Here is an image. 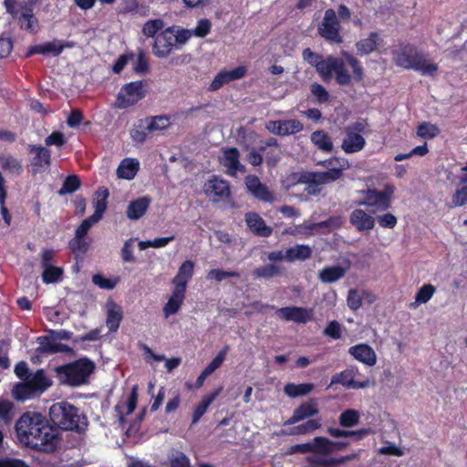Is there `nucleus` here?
Returning a JSON list of instances; mask_svg holds the SVG:
<instances>
[{
    "mask_svg": "<svg viewBox=\"0 0 467 467\" xmlns=\"http://www.w3.org/2000/svg\"><path fill=\"white\" fill-rule=\"evenodd\" d=\"M15 431L20 443L32 450L50 453L58 447V430L40 412H24L15 424Z\"/></svg>",
    "mask_w": 467,
    "mask_h": 467,
    "instance_id": "f257e3e1",
    "label": "nucleus"
},
{
    "mask_svg": "<svg viewBox=\"0 0 467 467\" xmlns=\"http://www.w3.org/2000/svg\"><path fill=\"white\" fill-rule=\"evenodd\" d=\"M327 167L325 171L295 172L291 175L294 182L308 183L309 186H318L333 183L345 177V171L350 168L348 159L341 157H331L320 162Z\"/></svg>",
    "mask_w": 467,
    "mask_h": 467,
    "instance_id": "f03ea898",
    "label": "nucleus"
},
{
    "mask_svg": "<svg viewBox=\"0 0 467 467\" xmlns=\"http://www.w3.org/2000/svg\"><path fill=\"white\" fill-rule=\"evenodd\" d=\"M49 420L52 425L63 431L83 433L88 421L79 408L67 401L54 403L49 409Z\"/></svg>",
    "mask_w": 467,
    "mask_h": 467,
    "instance_id": "7ed1b4c3",
    "label": "nucleus"
},
{
    "mask_svg": "<svg viewBox=\"0 0 467 467\" xmlns=\"http://www.w3.org/2000/svg\"><path fill=\"white\" fill-rule=\"evenodd\" d=\"M393 61L397 67L414 69L421 75L432 76L438 71V66L430 62L422 52L410 43H401L392 51Z\"/></svg>",
    "mask_w": 467,
    "mask_h": 467,
    "instance_id": "20e7f679",
    "label": "nucleus"
},
{
    "mask_svg": "<svg viewBox=\"0 0 467 467\" xmlns=\"http://www.w3.org/2000/svg\"><path fill=\"white\" fill-rule=\"evenodd\" d=\"M319 413L317 400L315 398L302 402L294 410L293 415L285 421L284 425H293L296 422L307 420L302 424L296 425L285 432L288 435H306L312 433L321 428V419H311Z\"/></svg>",
    "mask_w": 467,
    "mask_h": 467,
    "instance_id": "39448f33",
    "label": "nucleus"
},
{
    "mask_svg": "<svg viewBox=\"0 0 467 467\" xmlns=\"http://www.w3.org/2000/svg\"><path fill=\"white\" fill-rule=\"evenodd\" d=\"M94 370L95 363L87 358L54 368L59 384L70 387H78L88 383Z\"/></svg>",
    "mask_w": 467,
    "mask_h": 467,
    "instance_id": "423d86ee",
    "label": "nucleus"
},
{
    "mask_svg": "<svg viewBox=\"0 0 467 467\" xmlns=\"http://www.w3.org/2000/svg\"><path fill=\"white\" fill-rule=\"evenodd\" d=\"M52 385V380L47 376L44 369H37L24 382H17L13 386L12 396L17 401H25L41 395Z\"/></svg>",
    "mask_w": 467,
    "mask_h": 467,
    "instance_id": "0eeeda50",
    "label": "nucleus"
},
{
    "mask_svg": "<svg viewBox=\"0 0 467 467\" xmlns=\"http://www.w3.org/2000/svg\"><path fill=\"white\" fill-rule=\"evenodd\" d=\"M395 191L391 183H387L382 191L368 188L362 192L364 199L358 204L372 208V213L386 212L391 207Z\"/></svg>",
    "mask_w": 467,
    "mask_h": 467,
    "instance_id": "6e6552de",
    "label": "nucleus"
},
{
    "mask_svg": "<svg viewBox=\"0 0 467 467\" xmlns=\"http://www.w3.org/2000/svg\"><path fill=\"white\" fill-rule=\"evenodd\" d=\"M203 192L213 202L231 204L234 207L233 194L228 181L213 175L203 184Z\"/></svg>",
    "mask_w": 467,
    "mask_h": 467,
    "instance_id": "1a4fd4ad",
    "label": "nucleus"
},
{
    "mask_svg": "<svg viewBox=\"0 0 467 467\" xmlns=\"http://www.w3.org/2000/svg\"><path fill=\"white\" fill-rule=\"evenodd\" d=\"M340 28L336 11L332 8L327 9L322 22L317 26L318 35L330 44H341L343 36L340 34Z\"/></svg>",
    "mask_w": 467,
    "mask_h": 467,
    "instance_id": "9d476101",
    "label": "nucleus"
},
{
    "mask_svg": "<svg viewBox=\"0 0 467 467\" xmlns=\"http://www.w3.org/2000/svg\"><path fill=\"white\" fill-rule=\"evenodd\" d=\"M143 81H133L125 84L117 96L116 106L119 109H127L141 100L146 91L143 88Z\"/></svg>",
    "mask_w": 467,
    "mask_h": 467,
    "instance_id": "9b49d317",
    "label": "nucleus"
},
{
    "mask_svg": "<svg viewBox=\"0 0 467 467\" xmlns=\"http://www.w3.org/2000/svg\"><path fill=\"white\" fill-rule=\"evenodd\" d=\"M364 130V124L356 122L346 128V138L343 140L341 148L348 153H356L362 150L366 145V140L358 132Z\"/></svg>",
    "mask_w": 467,
    "mask_h": 467,
    "instance_id": "f8f14e48",
    "label": "nucleus"
},
{
    "mask_svg": "<svg viewBox=\"0 0 467 467\" xmlns=\"http://www.w3.org/2000/svg\"><path fill=\"white\" fill-rule=\"evenodd\" d=\"M327 65L322 74L323 80L331 78L332 74L335 73L336 82L341 86H348L351 82V76L346 68L343 59L336 57H327Z\"/></svg>",
    "mask_w": 467,
    "mask_h": 467,
    "instance_id": "ddd939ff",
    "label": "nucleus"
},
{
    "mask_svg": "<svg viewBox=\"0 0 467 467\" xmlns=\"http://www.w3.org/2000/svg\"><path fill=\"white\" fill-rule=\"evenodd\" d=\"M28 153L32 155L29 162L33 174L42 173L51 165V151L44 146L29 144Z\"/></svg>",
    "mask_w": 467,
    "mask_h": 467,
    "instance_id": "4468645a",
    "label": "nucleus"
},
{
    "mask_svg": "<svg viewBox=\"0 0 467 467\" xmlns=\"http://www.w3.org/2000/svg\"><path fill=\"white\" fill-rule=\"evenodd\" d=\"M247 192L260 202L272 203L275 201L274 193L262 183L256 175H247L244 179Z\"/></svg>",
    "mask_w": 467,
    "mask_h": 467,
    "instance_id": "2eb2a0df",
    "label": "nucleus"
},
{
    "mask_svg": "<svg viewBox=\"0 0 467 467\" xmlns=\"http://www.w3.org/2000/svg\"><path fill=\"white\" fill-rule=\"evenodd\" d=\"M277 316L285 321L306 324L313 317V309L302 306H285L276 310Z\"/></svg>",
    "mask_w": 467,
    "mask_h": 467,
    "instance_id": "dca6fc26",
    "label": "nucleus"
},
{
    "mask_svg": "<svg viewBox=\"0 0 467 467\" xmlns=\"http://www.w3.org/2000/svg\"><path fill=\"white\" fill-rule=\"evenodd\" d=\"M174 46L173 31L169 27L155 37L152 51L157 57H167Z\"/></svg>",
    "mask_w": 467,
    "mask_h": 467,
    "instance_id": "f3484780",
    "label": "nucleus"
},
{
    "mask_svg": "<svg viewBox=\"0 0 467 467\" xmlns=\"http://www.w3.org/2000/svg\"><path fill=\"white\" fill-rule=\"evenodd\" d=\"M247 68L244 66H239L232 70H222L214 77L208 89L210 91H216L225 84L242 78L245 76Z\"/></svg>",
    "mask_w": 467,
    "mask_h": 467,
    "instance_id": "a211bd4d",
    "label": "nucleus"
},
{
    "mask_svg": "<svg viewBox=\"0 0 467 467\" xmlns=\"http://www.w3.org/2000/svg\"><path fill=\"white\" fill-rule=\"evenodd\" d=\"M223 165L227 168V174L235 176L238 171L244 173L245 166L240 162V152L237 148H227L223 150Z\"/></svg>",
    "mask_w": 467,
    "mask_h": 467,
    "instance_id": "6ab92c4d",
    "label": "nucleus"
},
{
    "mask_svg": "<svg viewBox=\"0 0 467 467\" xmlns=\"http://www.w3.org/2000/svg\"><path fill=\"white\" fill-rule=\"evenodd\" d=\"M348 353L356 360L369 367L374 366L377 362V355L374 349L368 344L360 343L352 346L349 348Z\"/></svg>",
    "mask_w": 467,
    "mask_h": 467,
    "instance_id": "aec40b11",
    "label": "nucleus"
},
{
    "mask_svg": "<svg viewBox=\"0 0 467 467\" xmlns=\"http://www.w3.org/2000/svg\"><path fill=\"white\" fill-rule=\"evenodd\" d=\"M245 223L255 235L269 237L273 233L272 227L266 225L265 220L256 213H245Z\"/></svg>",
    "mask_w": 467,
    "mask_h": 467,
    "instance_id": "412c9836",
    "label": "nucleus"
},
{
    "mask_svg": "<svg viewBox=\"0 0 467 467\" xmlns=\"http://www.w3.org/2000/svg\"><path fill=\"white\" fill-rule=\"evenodd\" d=\"M349 223L358 231H370L375 226V219L362 209H355L349 215Z\"/></svg>",
    "mask_w": 467,
    "mask_h": 467,
    "instance_id": "4be33fe9",
    "label": "nucleus"
},
{
    "mask_svg": "<svg viewBox=\"0 0 467 467\" xmlns=\"http://www.w3.org/2000/svg\"><path fill=\"white\" fill-rule=\"evenodd\" d=\"M16 19L20 29L30 34H36L38 31L39 22L30 6L26 5H23L22 12Z\"/></svg>",
    "mask_w": 467,
    "mask_h": 467,
    "instance_id": "5701e85b",
    "label": "nucleus"
},
{
    "mask_svg": "<svg viewBox=\"0 0 467 467\" xmlns=\"http://www.w3.org/2000/svg\"><path fill=\"white\" fill-rule=\"evenodd\" d=\"M151 203V199L149 196H141L130 202L126 215L130 220L140 219L148 211Z\"/></svg>",
    "mask_w": 467,
    "mask_h": 467,
    "instance_id": "b1692460",
    "label": "nucleus"
},
{
    "mask_svg": "<svg viewBox=\"0 0 467 467\" xmlns=\"http://www.w3.org/2000/svg\"><path fill=\"white\" fill-rule=\"evenodd\" d=\"M106 325L110 332H116L123 319L122 307L113 300H108Z\"/></svg>",
    "mask_w": 467,
    "mask_h": 467,
    "instance_id": "393cba45",
    "label": "nucleus"
},
{
    "mask_svg": "<svg viewBox=\"0 0 467 467\" xmlns=\"http://www.w3.org/2000/svg\"><path fill=\"white\" fill-rule=\"evenodd\" d=\"M223 387H219L213 392L202 397L199 404L194 408L192 415V425H194L200 421L202 417L206 413L210 405L216 400L221 394Z\"/></svg>",
    "mask_w": 467,
    "mask_h": 467,
    "instance_id": "a878e982",
    "label": "nucleus"
},
{
    "mask_svg": "<svg viewBox=\"0 0 467 467\" xmlns=\"http://www.w3.org/2000/svg\"><path fill=\"white\" fill-rule=\"evenodd\" d=\"M355 371L353 368H348L341 371L338 374H336L332 377L331 382L328 387H331L334 384H342L348 388L352 389H363L367 387V382H359L355 379Z\"/></svg>",
    "mask_w": 467,
    "mask_h": 467,
    "instance_id": "bb28decb",
    "label": "nucleus"
},
{
    "mask_svg": "<svg viewBox=\"0 0 467 467\" xmlns=\"http://www.w3.org/2000/svg\"><path fill=\"white\" fill-rule=\"evenodd\" d=\"M193 271L194 263L192 260L184 261L179 267L177 275L172 279L174 286L186 290L187 284L193 275Z\"/></svg>",
    "mask_w": 467,
    "mask_h": 467,
    "instance_id": "cd10ccee",
    "label": "nucleus"
},
{
    "mask_svg": "<svg viewBox=\"0 0 467 467\" xmlns=\"http://www.w3.org/2000/svg\"><path fill=\"white\" fill-rule=\"evenodd\" d=\"M185 289L174 286L168 302L163 306V314L166 317L177 313L185 299Z\"/></svg>",
    "mask_w": 467,
    "mask_h": 467,
    "instance_id": "c85d7f7f",
    "label": "nucleus"
},
{
    "mask_svg": "<svg viewBox=\"0 0 467 467\" xmlns=\"http://www.w3.org/2000/svg\"><path fill=\"white\" fill-rule=\"evenodd\" d=\"M0 166L4 171L14 177L22 175L24 171L21 161L11 154L0 155Z\"/></svg>",
    "mask_w": 467,
    "mask_h": 467,
    "instance_id": "c756f323",
    "label": "nucleus"
},
{
    "mask_svg": "<svg viewBox=\"0 0 467 467\" xmlns=\"http://www.w3.org/2000/svg\"><path fill=\"white\" fill-rule=\"evenodd\" d=\"M310 140L322 152L329 153L333 151L334 146L332 139L322 130L312 132Z\"/></svg>",
    "mask_w": 467,
    "mask_h": 467,
    "instance_id": "7c9ffc66",
    "label": "nucleus"
},
{
    "mask_svg": "<svg viewBox=\"0 0 467 467\" xmlns=\"http://www.w3.org/2000/svg\"><path fill=\"white\" fill-rule=\"evenodd\" d=\"M36 342L39 344L36 351L41 353L55 354L67 351L69 348L67 345L57 343L52 338L46 336L38 337Z\"/></svg>",
    "mask_w": 467,
    "mask_h": 467,
    "instance_id": "2f4dec72",
    "label": "nucleus"
},
{
    "mask_svg": "<svg viewBox=\"0 0 467 467\" xmlns=\"http://www.w3.org/2000/svg\"><path fill=\"white\" fill-rule=\"evenodd\" d=\"M312 255V249L306 244H296L285 251V260L294 262L296 260L305 261Z\"/></svg>",
    "mask_w": 467,
    "mask_h": 467,
    "instance_id": "473e14b6",
    "label": "nucleus"
},
{
    "mask_svg": "<svg viewBox=\"0 0 467 467\" xmlns=\"http://www.w3.org/2000/svg\"><path fill=\"white\" fill-rule=\"evenodd\" d=\"M379 41V36L377 32H370L367 38L357 42L356 47L360 56L368 55L376 50Z\"/></svg>",
    "mask_w": 467,
    "mask_h": 467,
    "instance_id": "72a5a7b5",
    "label": "nucleus"
},
{
    "mask_svg": "<svg viewBox=\"0 0 467 467\" xmlns=\"http://www.w3.org/2000/svg\"><path fill=\"white\" fill-rule=\"evenodd\" d=\"M139 171V161L135 159L123 160L117 170L119 178L131 180Z\"/></svg>",
    "mask_w": 467,
    "mask_h": 467,
    "instance_id": "f704fd0d",
    "label": "nucleus"
},
{
    "mask_svg": "<svg viewBox=\"0 0 467 467\" xmlns=\"http://www.w3.org/2000/svg\"><path fill=\"white\" fill-rule=\"evenodd\" d=\"M331 444L332 441L328 438L322 436L315 437L310 441L311 453L329 457L328 455L332 453Z\"/></svg>",
    "mask_w": 467,
    "mask_h": 467,
    "instance_id": "c9c22d12",
    "label": "nucleus"
},
{
    "mask_svg": "<svg viewBox=\"0 0 467 467\" xmlns=\"http://www.w3.org/2000/svg\"><path fill=\"white\" fill-rule=\"evenodd\" d=\"M345 275V269L339 265L326 266L319 272V279L323 283H333Z\"/></svg>",
    "mask_w": 467,
    "mask_h": 467,
    "instance_id": "e433bc0d",
    "label": "nucleus"
},
{
    "mask_svg": "<svg viewBox=\"0 0 467 467\" xmlns=\"http://www.w3.org/2000/svg\"><path fill=\"white\" fill-rule=\"evenodd\" d=\"M467 203V176L461 179L458 188L451 196L449 207H461Z\"/></svg>",
    "mask_w": 467,
    "mask_h": 467,
    "instance_id": "4c0bfd02",
    "label": "nucleus"
},
{
    "mask_svg": "<svg viewBox=\"0 0 467 467\" xmlns=\"http://www.w3.org/2000/svg\"><path fill=\"white\" fill-rule=\"evenodd\" d=\"M303 57L304 59L309 63L311 66H314L320 76H322L327 63V57L324 59L322 56L312 51L310 48H306L303 50Z\"/></svg>",
    "mask_w": 467,
    "mask_h": 467,
    "instance_id": "58836bf2",
    "label": "nucleus"
},
{
    "mask_svg": "<svg viewBox=\"0 0 467 467\" xmlns=\"http://www.w3.org/2000/svg\"><path fill=\"white\" fill-rule=\"evenodd\" d=\"M436 292V287L431 284L423 285L416 293L415 301L410 305V308H416L420 304H425L431 300Z\"/></svg>",
    "mask_w": 467,
    "mask_h": 467,
    "instance_id": "ea45409f",
    "label": "nucleus"
},
{
    "mask_svg": "<svg viewBox=\"0 0 467 467\" xmlns=\"http://www.w3.org/2000/svg\"><path fill=\"white\" fill-rule=\"evenodd\" d=\"M313 383H288L285 386L284 390L288 397L296 398L310 393L313 390Z\"/></svg>",
    "mask_w": 467,
    "mask_h": 467,
    "instance_id": "a19ab883",
    "label": "nucleus"
},
{
    "mask_svg": "<svg viewBox=\"0 0 467 467\" xmlns=\"http://www.w3.org/2000/svg\"><path fill=\"white\" fill-rule=\"evenodd\" d=\"M342 224L341 218L339 216H331L326 221L320 223H314L305 226L306 230V234L310 235L313 234L315 231H317L322 228H338Z\"/></svg>",
    "mask_w": 467,
    "mask_h": 467,
    "instance_id": "79ce46f5",
    "label": "nucleus"
},
{
    "mask_svg": "<svg viewBox=\"0 0 467 467\" xmlns=\"http://www.w3.org/2000/svg\"><path fill=\"white\" fill-rule=\"evenodd\" d=\"M97 194L99 195V198L95 204H94V208H95V212L94 213L91 215L92 216V219H95V220H98L99 221L106 209H107V199L109 197V190L107 188H100L98 192H97Z\"/></svg>",
    "mask_w": 467,
    "mask_h": 467,
    "instance_id": "37998d69",
    "label": "nucleus"
},
{
    "mask_svg": "<svg viewBox=\"0 0 467 467\" xmlns=\"http://www.w3.org/2000/svg\"><path fill=\"white\" fill-rule=\"evenodd\" d=\"M91 244V239L89 237H79L75 235L68 243V247L71 252L77 255L85 254Z\"/></svg>",
    "mask_w": 467,
    "mask_h": 467,
    "instance_id": "c03bdc74",
    "label": "nucleus"
},
{
    "mask_svg": "<svg viewBox=\"0 0 467 467\" xmlns=\"http://www.w3.org/2000/svg\"><path fill=\"white\" fill-rule=\"evenodd\" d=\"M360 413L354 409H348L341 412L338 418L339 425L351 428L359 422Z\"/></svg>",
    "mask_w": 467,
    "mask_h": 467,
    "instance_id": "a18cd8bd",
    "label": "nucleus"
},
{
    "mask_svg": "<svg viewBox=\"0 0 467 467\" xmlns=\"http://www.w3.org/2000/svg\"><path fill=\"white\" fill-rule=\"evenodd\" d=\"M440 134V129L437 125L428 121H423L417 128V135L420 138L431 140Z\"/></svg>",
    "mask_w": 467,
    "mask_h": 467,
    "instance_id": "49530a36",
    "label": "nucleus"
},
{
    "mask_svg": "<svg viewBox=\"0 0 467 467\" xmlns=\"http://www.w3.org/2000/svg\"><path fill=\"white\" fill-rule=\"evenodd\" d=\"M283 272V268L273 265H265L260 267H257L254 270V275L256 277H263L265 279L272 278L274 276L280 275Z\"/></svg>",
    "mask_w": 467,
    "mask_h": 467,
    "instance_id": "de8ad7c7",
    "label": "nucleus"
},
{
    "mask_svg": "<svg viewBox=\"0 0 467 467\" xmlns=\"http://www.w3.org/2000/svg\"><path fill=\"white\" fill-rule=\"evenodd\" d=\"M282 129L278 130V136H287L303 130V124L297 119L282 120Z\"/></svg>",
    "mask_w": 467,
    "mask_h": 467,
    "instance_id": "09e8293b",
    "label": "nucleus"
},
{
    "mask_svg": "<svg viewBox=\"0 0 467 467\" xmlns=\"http://www.w3.org/2000/svg\"><path fill=\"white\" fill-rule=\"evenodd\" d=\"M81 186V181L78 175H68L63 184L62 187L58 190L59 195H64L66 193H73L78 191Z\"/></svg>",
    "mask_w": 467,
    "mask_h": 467,
    "instance_id": "8fccbe9b",
    "label": "nucleus"
},
{
    "mask_svg": "<svg viewBox=\"0 0 467 467\" xmlns=\"http://www.w3.org/2000/svg\"><path fill=\"white\" fill-rule=\"evenodd\" d=\"M170 125L169 118L166 116H156L150 119H146V129L148 131L153 132L156 130H162Z\"/></svg>",
    "mask_w": 467,
    "mask_h": 467,
    "instance_id": "3c124183",
    "label": "nucleus"
},
{
    "mask_svg": "<svg viewBox=\"0 0 467 467\" xmlns=\"http://www.w3.org/2000/svg\"><path fill=\"white\" fill-rule=\"evenodd\" d=\"M228 350L229 346H224L213 358V360L204 368L203 371H205L208 375L213 374L218 368L221 367L224 361Z\"/></svg>",
    "mask_w": 467,
    "mask_h": 467,
    "instance_id": "603ef678",
    "label": "nucleus"
},
{
    "mask_svg": "<svg viewBox=\"0 0 467 467\" xmlns=\"http://www.w3.org/2000/svg\"><path fill=\"white\" fill-rule=\"evenodd\" d=\"M164 27V22L161 18L148 20L143 27L142 34L147 37H153Z\"/></svg>",
    "mask_w": 467,
    "mask_h": 467,
    "instance_id": "864d4df0",
    "label": "nucleus"
},
{
    "mask_svg": "<svg viewBox=\"0 0 467 467\" xmlns=\"http://www.w3.org/2000/svg\"><path fill=\"white\" fill-rule=\"evenodd\" d=\"M146 127V119H140L137 125L134 126V128L130 130V137L131 139L138 143H143L146 139L148 133H150L148 131V129Z\"/></svg>",
    "mask_w": 467,
    "mask_h": 467,
    "instance_id": "5fc2aeb1",
    "label": "nucleus"
},
{
    "mask_svg": "<svg viewBox=\"0 0 467 467\" xmlns=\"http://www.w3.org/2000/svg\"><path fill=\"white\" fill-rule=\"evenodd\" d=\"M14 403L7 400H0V420L10 424L14 417Z\"/></svg>",
    "mask_w": 467,
    "mask_h": 467,
    "instance_id": "6e6d98bb",
    "label": "nucleus"
},
{
    "mask_svg": "<svg viewBox=\"0 0 467 467\" xmlns=\"http://www.w3.org/2000/svg\"><path fill=\"white\" fill-rule=\"evenodd\" d=\"M63 275V270L57 266H49L43 268L42 279L45 284L57 282Z\"/></svg>",
    "mask_w": 467,
    "mask_h": 467,
    "instance_id": "4d7b16f0",
    "label": "nucleus"
},
{
    "mask_svg": "<svg viewBox=\"0 0 467 467\" xmlns=\"http://www.w3.org/2000/svg\"><path fill=\"white\" fill-rule=\"evenodd\" d=\"M344 57L348 63V65L352 67L353 70V78L359 82L363 79L364 77V69L360 64V62L352 55L348 53H344Z\"/></svg>",
    "mask_w": 467,
    "mask_h": 467,
    "instance_id": "13d9d810",
    "label": "nucleus"
},
{
    "mask_svg": "<svg viewBox=\"0 0 467 467\" xmlns=\"http://www.w3.org/2000/svg\"><path fill=\"white\" fill-rule=\"evenodd\" d=\"M133 70L138 75H145L150 71V65L145 52L140 49L133 65Z\"/></svg>",
    "mask_w": 467,
    "mask_h": 467,
    "instance_id": "bf43d9fd",
    "label": "nucleus"
},
{
    "mask_svg": "<svg viewBox=\"0 0 467 467\" xmlns=\"http://www.w3.org/2000/svg\"><path fill=\"white\" fill-rule=\"evenodd\" d=\"M310 466L315 467H334V457H325L323 455H310L306 458Z\"/></svg>",
    "mask_w": 467,
    "mask_h": 467,
    "instance_id": "052dcab7",
    "label": "nucleus"
},
{
    "mask_svg": "<svg viewBox=\"0 0 467 467\" xmlns=\"http://www.w3.org/2000/svg\"><path fill=\"white\" fill-rule=\"evenodd\" d=\"M228 277H240V274L236 271H226L223 269H212L207 274V278L215 280L216 282H222Z\"/></svg>",
    "mask_w": 467,
    "mask_h": 467,
    "instance_id": "680f3d73",
    "label": "nucleus"
},
{
    "mask_svg": "<svg viewBox=\"0 0 467 467\" xmlns=\"http://www.w3.org/2000/svg\"><path fill=\"white\" fill-rule=\"evenodd\" d=\"M170 467H191L190 459L182 451H177L169 457Z\"/></svg>",
    "mask_w": 467,
    "mask_h": 467,
    "instance_id": "e2e57ef3",
    "label": "nucleus"
},
{
    "mask_svg": "<svg viewBox=\"0 0 467 467\" xmlns=\"http://www.w3.org/2000/svg\"><path fill=\"white\" fill-rule=\"evenodd\" d=\"M212 29V22L207 18H202L197 22V26L192 29L193 36L197 37H205L210 34Z\"/></svg>",
    "mask_w": 467,
    "mask_h": 467,
    "instance_id": "0e129e2a",
    "label": "nucleus"
},
{
    "mask_svg": "<svg viewBox=\"0 0 467 467\" xmlns=\"http://www.w3.org/2000/svg\"><path fill=\"white\" fill-rule=\"evenodd\" d=\"M323 334L333 339H339L342 336V327L337 320L329 321L325 327Z\"/></svg>",
    "mask_w": 467,
    "mask_h": 467,
    "instance_id": "69168bd1",
    "label": "nucleus"
},
{
    "mask_svg": "<svg viewBox=\"0 0 467 467\" xmlns=\"http://www.w3.org/2000/svg\"><path fill=\"white\" fill-rule=\"evenodd\" d=\"M310 90L319 103H325L328 101L329 94L321 84L313 83L310 87Z\"/></svg>",
    "mask_w": 467,
    "mask_h": 467,
    "instance_id": "338daca9",
    "label": "nucleus"
},
{
    "mask_svg": "<svg viewBox=\"0 0 467 467\" xmlns=\"http://www.w3.org/2000/svg\"><path fill=\"white\" fill-rule=\"evenodd\" d=\"M347 303L350 309L358 310L362 306V297L357 289H350L348 294Z\"/></svg>",
    "mask_w": 467,
    "mask_h": 467,
    "instance_id": "774afa93",
    "label": "nucleus"
}]
</instances>
